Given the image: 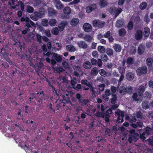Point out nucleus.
<instances>
[{"instance_id":"nucleus-1","label":"nucleus","mask_w":153,"mask_h":153,"mask_svg":"<svg viewBox=\"0 0 153 153\" xmlns=\"http://www.w3.org/2000/svg\"><path fill=\"white\" fill-rule=\"evenodd\" d=\"M28 53L30 54L29 55H26V57L28 60L30 61V65L33 67H35L37 66L40 70V69L42 68L43 67V63L40 62V58H38V54H39L38 51L36 52L34 51L33 53V54H37L36 55H35L33 58L31 57V55L32 54L31 53L30 51H28Z\"/></svg>"},{"instance_id":"nucleus-2","label":"nucleus","mask_w":153,"mask_h":153,"mask_svg":"<svg viewBox=\"0 0 153 153\" xmlns=\"http://www.w3.org/2000/svg\"><path fill=\"white\" fill-rule=\"evenodd\" d=\"M144 90L145 88L144 86H140L137 91L139 95H137L136 93H134L132 97L133 100L137 102H140L142 100L141 95L143 94Z\"/></svg>"},{"instance_id":"nucleus-3","label":"nucleus","mask_w":153,"mask_h":153,"mask_svg":"<svg viewBox=\"0 0 153 153\" xmlns=\"http://www.w3.org/2000/svg\"><path fill=\"white\" fill-rule=\"evenodd\" d=\"M45 11L44 8H41L39 12H35L34 14H31L30 16V18L34 21H36L39 18L44 16L45 14Z\"/></svg>"},{"instance_id":"nucleus-4","label":"nucleus","mask_w":153,"mask_h":153,"mask_svg":"<svg viewBox=\"0 0 153 153\" xmlns=\"http://www.w3.org/2000/svg\"><path fill=\"white\" fill-rule=\"evenodd\" d=\"M9 4L13 9H15L16 7L20 6L22 11L24 10V4L21 1H19L17 0H9Z\"/></svg>"},{"instance_id":"nucleus-5","label":"nucleus","mask_w":153,"mask_h":153,"mask_svg":"<svg viewBox=\"0 0 153 153\" xmlns=\"http://www.w3.org/2000/svg\"><path fill=\"white\" fill-rule=\"evenodd\" d=\"M129 132L131 134L129 135V141L130 142H132V141H136L139 137V134L136 133L134 134L135 130L134 129L130 130Z\"/></svg>"},{"instance_id":"nucleus-6","label":"nucleus","mask_w":153,"mask_h":153,"mask_svg":"<svg viewBox=\"0 0 153 153\" xmlns=\"http://www.w3.org/2000/svg\"><path fill=\"white\" fill-rule=\"evenodd\" d=\"M21 20L22 22L25 21L26 22V26L28 27H30L31 26L35 27L39 26L38 25L35 24L27 17L25 18L22 17L21 19Z\"/></svg>"},{"instance_id":"nucleus-7","label":"nucleus","mask_w":153,"mask_h":153,"mask_svg":"<svg viewBox=\"0 0 153 153\" xmlns=\"http://www.w3.org/2000/svg\"><path fill=\"white\" fill-rule=\"evenodd\" d=\"M121 8H116L114 7H111L109 10V12L111 14L115 15L116 18L122 12Z\"/></svg>"},{"instance_id":"nucleus-8","label":"nucleus","mask_w":153,"mask_h":153,"mask_svg":"<svg viewBox=\"0 0 153 153\" xmlns=\"http://www.w3.org/2000/svg\"><path fill=\"white\" fill-rule=\"evenodd\" d=\"M119 92L122 95L126 93L129 94H131L132 91V88L131 86L127 87L126 89L124 87H120L119 88Z\"/></svg>"},{"instance_id":"nucleus-9","label":"nucleus","mask_w":153,"mask_h":153,"mask_svg":"<svg viewBox=\"0 0 153 153\" xmlns=\"http://www.w3.org/2000/svg\"><path fill=\"white\" fill-rule=\"evenodd\" d=\"M63 13L61 14V17L62 19L68 18L69 15L71 13V8L69 7H66L63 10Z\"/></svg>"},{"instance_id":"nucleus-10","label":"nucleus","mask_w":153,"mask_h":153,"mask_svg":"<svg viewBox=\"0 0 153 153\" xmlns=\"http://www.w3.org/2000/svg\"><path fill=\"white\" fill-rule=\"evenodd\" d=\"M115 114H117V116H118L116 121L117 123L122 122L123 121V118L125 114L124 112L117 109V111L115 112Z\"/></svg>"},{"instance_id":"nucleus-11","label":"nucleus","mask_w":153,"mask_h":153,"mask_svg":"<svg viewBox=\"0 0 153 153\" xmlns=\"http://www.w3.org/2000/svg\"><path fill=\"white\" fill-rule=\"evenodd\" d=\"M92 23L94 27L100 28H102L105 25V23L104 22L100 21L99 20H94Z\"/></svg>"},{"instance_id":"nucleus-12","label":"nucleus","mask_w":153,"mask_h":153,"mask_svg":"<svg viewBox=\"0 0 153 153\" xmlns=\"http://www.w3.org/2000/svg\"><path fill=\"white\" fill-rule=\"evenodd\" d=\"M147 72V68L145 66L143 67H140L136 71L137 74L138 75L142 74H145Z\"/></svg>"},{"instance_id":"nucleus-13","label":"nucleus","mask_w":153,"mask_h":153,"mask_svg":"<svg viewBox=\"0 0 153 153\" xmlns=\"http://www.w3.org/2000/svg\"><path fill=\"white\" fill-rule=\"evenodd\" d=\"M68 24V22L66 21H64L61 22L58 25L59 31H62L64 30L65 27Z\"/></svg>"},{"instance_id":"nucleus-14","label":"nucleus","mask_w":153,"mask_h":153,"mask_svg":"<svg viewBox=\"0 0 153 153\" xmlns=\"http://www.w3.org/2000/svg\"><path fill=\"white\" fill-rule=\"evenodd\" d=\"M55 6L57 9L60 10L63 7V5L61 2L59 0H54Z\"/></svg>"},{"instance_id":"nucleus-15","label":"nucleus","mask_w":153,"mask_h":153,"mask_svg":"<svg viewBox=\"0 0 153 153\" xmlns=\"http://www.w3.org/2000/svg\"><path fill=\"white\" fill-rule=\"evenodd\" d=\"M83 28L85 31L88 32L91 31L92 30L91 25L88 23H85L83 25Z\"/></svg>"},{"instance_id":"nucleus-16","label":"nucleus","mask_w":153,"mask_h":153,"mask_svg":"<svg viewBox=\"0 0 153 153\" xmlns=\"http://www.w3.org/2000/svg\"><path fill=\"white\" fill-rule=\"evenodd\" d=\"M77 44L80 48L85 49L87 47V45L83 41H78Z\"/></svg>"},{"instance_id":"nucleus-17","label":"nucleus","mask_w":153,"mask_h":153,"mask_svg":"<svg viewBox=\"0 0 153 153\" xmlns=\"http://www.w3.org/2000/svg\"><path fill=\"white\" fill-rule=\"evenodd\" d=\"M135 115V114H134L133 116L130 117L126 115L125 117V119L126 120H128L131 123L135 122L136 121V119Z\"/></svg>"},{"instance_id":"nucleus-18","label":"nucleus","mask_w":153,"mask_h":153,"mask_svg":"<svg viewBox=\"0 0 153 153\" xmlns=\"http://www.w3.org/2000/svg\"><path fill=\"white\" fill-rule=\"evenodd\" d=\"M51 55L53 56L57 61L59 62H60L62 61V56L59 55L56 53H53L51 54Z\"/></svg>"},{"instance_id":"nucleus-19","label":"nucleus","mask_w":153,"mask_h":153,"mask_svg":"<svg viewBox=\"0 0 153 153\" xmlns=\"http://www.w3.org/2000/svg\"><path fill=\"white\" fill-rule=\"evenodd\" d=\"M96 6L95 4H93L89 6L86 8V10L87 13H90L96 8Z\"/></svg>"},{"instance_id":"nucleus-20","label":"nucleus","mask_w":153,"mask_h":153,"mask_svg":"<svg viewBox=\"0 0 153 153\" xmlns=\"http://www.w3.org/2000/svg\"><path fill=\"white\" fill-rule=\"evenodd\" d=\"M48 13L49 16H53L57 14V12L52 8H49L48 9Z\"/></svg>"},{"instance_id":"nucleus-21","label":"nucleus","mask_w":153,"mask_h":153,"mask_svg":"<svg viewBox=\"0 0 153 153\" xmlns=\"http://www.w3.org/2000/svg\"><path fill=\"white\" fill-rule=\"evenodd\" d=\"M143 36L142 32L141 30H138L135 34V37L137 40H139L141 39Z\"/></svg>"},{"instance_id":"nucleus-22","label":"nucleus","mask_w":153,"mask_h":153,"mask_svg":"<svg viewBox=\"0 0 153 153\" xmlns=\"http://www.w3.org/2000/svg\"><path fill=\"white\" fill-rule=\"evenodd\" d=\"M74 74L78 77L79 75V74L78 73V72L79 73L81 71V68H80L78 66H75L74 68Z\"/></svg>"},{"instance_id":"nucleus-23","label":"nucleus","mask_w":153,"mask_h":153,"mask_svg":"<svg viewBox=\"0 0 153 153\" xmlns=\"http://www.w3.org/2000/svg\"><path fill=\"white\" fill-rule=\"evenodd\" d=\"M145 46L142 44L140 45L138 49V53L139 54L141 55L142 54L144 51Z\"/></svg>"},{"instance_id":"nucleus-24","label":"nucleus","mask_w":153,"mask_h":153,"mask_svg":"<svg viewBox=\"0 0 153 153\" xmlns=\"http://www.w3.org/2000/svg\"><path fill=\"white\" fill-rule=\"evenodd\" d=\"M101 109L102 112L104 110V108L102 105H101ZM104 115V114L102 112L101 113L99 111L97 112L96 114V116L99 117H101L103 118H105Z\"/></svg>"},{"instance_id":"nucleus-25","label":"nucleus","mask_w":153,"mask_h":153,"mask_svg":"<svg viewBox=\"0 0 153 153\" xmlns=\"http://www.w3.org/2000/svg\"><path fill=\"white\" fill-rule=\"evenodd\" d=\"M66 49L68 51L73 52L76 50L74 46L72 45H68L66 46Z\"/></svg>"},{"instance_id":"nucleus-26","label":"nucleus","mask_w":153,"mask_h":153,"mask_svg":"<svg viewBox=\"0 0 153 153\" xmlns=\"http://www.w3.org/2000/svg\"><path fill=\"white\" fill-rule=\"evenodd\" d=\"M113 48L115 51L117 52H120L121 50V46L118 44H114L113 45Z\"/></svg>"},{"instance_id":"nucleus-27","label":"nucleus","mask_w":153,"mask_h":153,"mask_svg":"<svg viewBox=\"0 0 153 153\" xmlns=\"http://www.w3.org/2000/svg\"><path fill=\"white\" fill-rule=\"evenodd\" d=\"M79 22V20L77 18H74L71 21V24L72 26L76 25Z\"/></svg>"},{"instance_id":"nucleus-28","label":"nucleus","mask_w":153,"mask_h":153,"mask_svg":"<svg viewBox=\"0 0 153 153\" xmlns=\"http://www.w3.org/2000/svg\"><path fill=\"white\" fill-rule=\"evenodd\" d=\"M134 77V74L132 72H129L126 74V79L130 80L133 79Z\"/></svg>"},{"instance_id":"nucleus-29","label":"nucleus","mask_w":153,"mask_h":153,"mask_svg":"<svg viewBox=\"0 0 153 153\" xmlns=\"http://www.w3.org/2000/svg\"><path fill=\"white\" fill-rule=\"evenodd\" d=\"M150 32V29L148 27H145L144 29L143 35L145 37L149 36Z\"/></svg>"},{"instance_id":"nucleus-30","label":"nucleus","mask_w":153,"mask_h":153,"mask_svg":"<svg viewBox=\"0 0 153 153\" xmlns=\"http://www.w3.org/2000/svg\"><path fill=\"white\" fill-rule=\"evenodd\" d=\"M16 142L21 147L25 148V147H27L25 143L20 140V141L18 139H15Z\"/></svg>"},{"instance_id":"nucleus-31","label":"nucleus","mask_w":153,"mask_h":153,"mask_svg":"<svg viewBox=\"0 0 153 153\" xmlns=\"http://www.w3.org/2000/svg\"><path fill=\"white\" fill-rule=\"evenodd\" d=\"M56 44L59 47L58 48H56L53 45L52 47L53 50L55 52H56L57 51H58L59 50H60L61 49V48H62V47L61 44L60 43H57Z\"/></svg>"},{"instance_id":"nucleus-32","label":"nucleus","mask_w":153,"mask_h":153,"mask_svg":"<svg viewBox=\"0 0 153 153\" xmlns=\"http://www.w3.org/2000/svg\"><path fill=\"white\" fill-rule=\"evenodd\" d=\"M84 68L86 69H90L91 67V65L90 62H86L83 64Z\"/></svg>"},{"instance_id":"nucleus-33","label":"nucleus","mask_w":153,"mask_h":153,"mask_svg":"<svg viewBox=\"0 0 153 153\" xmlns=\"http://www.w3.org/2000/svg\"><path fill=\"white\" fill-rule=\"evenodd\" d=\"M84 40L88 42H91L93 39V37L88 35H85L83 37Z\"/></svg>"},{"instance_id":"nucleus-34","label":"nucleus","mask_w":153,"mask_h":153,"mask_svg":"<svg viewBox=\"0 0 153 153\" xmlns=\"http://www.w3.org/2000/svg\"><path fill=\"white\" fill-rule=\"evenodd\" d=\"M134 61V59L132 58H128L126 61V63L128 66L129 67L130 65L133 64Z\"/></svg>"},{"instance_id":"nucleus-35","label":"nucleus","mask_w":153,"mask_h":153,"mask_svg":"<svg viewBox=\"0 0 153 153\" xmlns=\"http://www.w3.org/2000/svg\"><path fill=\"white\" fill-rule=\"evenodd\" d=\"M82 84L84 85H85L88 87L83 88L84 90H88V87H90L91 86L90 84L86 80H82Z\"/></svg>"},{"instance_id":"nucleus-36","label":"nucleus","mask_w":153,"mask_h":153,"mask_svg":"<svg viewBox=\"0 0 153 153\" xmlns=\"http://www.w3.org/2000/svg\"><path fill=\"white\" fill-rule=\"evenodd\" d=\"M99 4L101 7H103L107 5V3L105 0H99Z\"/></svg>"},{"instance_id":"nucleus-37","label":"nucleus","mask_w":153,"mask_h":153,"mask_svg":"<svg viewBox=\"0 0 153 153\" xmlns=\"http://www.w3.org/2000/svg\"><path fill=\"white\" fill-rule=\"evenodd\" d=\"M56 22L57 21L56 19H52L50 20L49 24L51 26L53 27L56 25Z\"/></svg>"},{"instance_id":"nucleus-38","label":"nucleus","mask_w":153,"mask_h":153,"mask_svg":"<svg viewBox=\"0 0 153 153\" xmlns=\"http://www.w3.org/2000/svg\"><path fill=\"white\" fill-rule=\"evenodd\" d=\"M59 30L56 27H53L51 31L52 33L54 35H57L59 32Z\"/></svg>"},{"instance_id":"nucleus-39","label":"nucleus","mask_w":153,"mask_h":153,"mask_svg":"<svg viewBox=\"0 0 153 153\" xmlns=\"http://www.w3.org/2000/svg\"><path fill=\"white\" fill-rule=\"evenodd\" d=\"M123 25V20H118L116 22V27H120L122 26Z\"/></svg>"},{"instance_id":"nucleus-40","label":"nucleus","mask_w":153,"mask_h":153,"mask_svg":"<svg viewBox=\"0 0 153 153\" xmlns=\"http://www.w3.org/2000/svg\"><path fill=\"white\" fill-rule=\"evenodd\" d=\"M53 68L54 69L55 72L59 73L64 71V69L62 67H59L56 68H54L53 67Z\"/></svg>"},{"instance_id":"nucleus-41","label":"nucleus","mask_w":153,"mask_h":153,"mask_svg":"<svg viewBox=\"0 0 153 153\" xmlns=\"http://www.w3.org/2000/svg\"><path fill=\"white\" fill-rule=\"evenodd\" d=\"M42 25L45 27H47L49 24V22L47 19H44L42 20Z\"/></svg>"},{"instance_id":"nucleus-42","label":"nucleus","mask_w":153,"mask_h":153,"mask_svg":"<svg viewBox=\"0 0 153 153\" xmlns=\"http://www.w3.org/2000/svg\"><path fill=\"white\" fill-rule=\"evenodd\" d=\"M105 52L106 53L108 56H111L113 54V50L110 48H108L106 50Z\"/></svg>"},{"instance_id":"nucleus-43","label":"nucleus","mask_w":153,"mask_h":153,"mask_svg":"<svg viewBox=\"0 0 153 153\" xmlns=\"http://www.w3.org/2000/svg\"><path fill=\"white\" fill-rule=\"evenodd\" d=\"M136 52V49L134 47H132L131 48L129 51V53L130 54L133 55Z\"/></svg>"},{"instance_id":"nucleus-44","label":"nucleus","mask_w":153,"mask_h":153,"mask_svg":"<svg viewBox=\"0 0 153 153\" xmlns=\"http://www.w3.org/2000/svg\"><path fill=\"white\" fill-rule=\"evenodd\" d=\"M97 49L99 52L101 53H103L105 51V48L102 46H98L97 48Z\"/></svg>"},{"instance_id":"nucleus-45","label":"nucleus","mask_w":153,"mask_h":153,"mask_svg":"<svg viewBox=\"0 0 153 153\" xmlns=\"http://www.w3.org/2000/svg\"><path fill=\"white\" fill-rule=\"evenodd\" d=\"M112 98L111 99V102L112 104H115L116 103L117 100V97L116 95H114L112 94Z\"/></svg>"},{"instance_id":"nucleus-46","label":"nucleus","mask_w":153,"mask_h":153,"mask_svg":"<svg viewBox=\"0 0 153 153\" xmlns=\"http://www.w3.org/2000/svg\"><path fill=\"white\" fill-rule=\"evenodd\" d=\"M98 69L97 68L95 67L93 68L91 71V73L94 75H96L98 73Z\"/></svg>"},{"instance_id":"nucleus-47","label":"nucleus","mask_w":153,"mask_h":153,"mask_svg":"<svg viewBox=\"0 0 153 153\" xmlns=\"http://www.w3.org/2000/svg\"><path fill=\"white\" fill-rule=\"evenodd\" d=\"M99 72L100 75L102 76H105L106 75V72L103 69L100 70Z\"/></svg>"},{"instance_id":"nucleus-48","label":"nucleus","mask_w":153,"mask_h":153,"mask_svg":"<svg viewBox=\"0 0 153 153\" xmlns=\"http://www.w3.org/2000/svg\"><path fill=\"white\" fill-rule=\"evenodd\" d=\"M27 11L30 13H32L34 11V9L33 7L28 6L27 8Z\"/></svg>"},{"instance_id":"nucleus-49","label":"nucleus","mask_w":153,"mask_h":153,"mask_svg":"<svg viewBox=\"0 0 153 153\" xmlns=\"http://www.w3.org/2000/svg\"><path fill=\"white\" fill-rule=\"evenodd\" d=\"M126 33V31L125 29H121L119 31V34L121 36H124Z\"/></svg>"},{"instance_id":"nucleus-50","label":"nucleus","mask_w":153,"mask_h":153,"mask_svg":"<svg viewBox=\"0 0 153 153\" xmlns=\"http://www.w3.org/2000/svg\"><path fill=\"white\" fill-rule=\"evenodd\" d=\"M147 6V4L146 3L143 2L141 4L140 6V8L141 9H145Z\"/></svg>"},{"instance_id":"nucleus-51","label":"nucleus","mask_w":153,"mask_h":153,"mask_svg":"<svg viewBox=\"0 0 153 153\" xmlns=\"http://www.w3.org/2000/svg\"><path fill=\"white\" fill-rule=\"evenodd\" d=\"M143 108L145 109H148L149 108V106L148 105L147 102L143 103L142 104Z\"/></svg>"},{"instance_id":"nucleus-52","label":"nucleus","mask_w":153,"mask_h":153,"mask_svg":"<svg viewBox=\"0 0 153 153\" xmlns=\"http://www.w3.org/2000/svg\"><path fill=\"white\" fill-rule=\"evenodd\" d=\"M101 59L103 62H106L108 59V58L106 55H102L101 56Z\"/></svg>"},{"instance_id":"nucleus-53","label":"nucleus","mask_w":153,"mask_h":153,"mask_svg":"<svg viewBox=\"0 0 153 153\" xmlns=\"http://www.w3.org/2000/svg\"><path fill=\"white\" fill-rule=\"evenodd\" d=\"M105 86V85L104 84H102L99 85V89L100 92L104 90Z\"/></svg>"},{"instance_id":"nucleus-54","label":"nucleus","mask_w":153,"mask_h":153,"mask_svg":"<svg viewBox=\"0 0 153 153\" xmlns=\"http://www.w3.org/2000/svg\"><path fill=\"white\" fill-rule=\"evenodd\" d=\"M119 72L121 74H123L125 71V68L123 67H120L118 68Z\"/></svg>"},{"instance_id":"nucleus-55","label":"nucleus","mask_w":153,"mask_h":153,"mask_svg":"<svg viewBox=\"0 0 153 153\" xmlns=\"http://www.w3.org/2000/svg\"><path fill=\"white\" fill-rule=\"evenodd\" d=\"M92 56L95 58H97L98 56V54L97 51H94L92 53Z\"/></svg>"},{"instance_id":"nucleus-56","label":"nucleus","mask_w":153,"mask_h":153,"mask_svg":"<svg viewBox=\"0 0 153 153\" xmlns=\"http://www.w3.org/2000/svg\"><path fill=\"white\" fill-rule=\"evenodd\" d=\"M133 27V22L132 21H130L128 25V28L129 30H131Z\"/></svg>"},{"instance_id":"nucleus-57","label":"nucleus","mask_w":153,"mask_h":153,"mask_svg":"<svg viewBox=\"0 0 153 153\" xmlns=\"http://www.w3.org/2000/svg\"><path fill=\"white\" fill-rule=\"evenodd\" d=\"M88 102V101L87 100H81L80 102L81 103V105H84L87 104Z\"/></svg>"},{"instance_id":"nucleus-58","label":"nucleus","mask_w":153,"mask_h":153,"mask_svg":"<svg viewBox=\"0 0 153 153\" xmlns=\"http://www.w3.org/2000/svg\"><path fill=\"white\" fill-rule=\"evenodd\" d=\"M95 109H93V110L92 111V110H89V109H88L87 110V114L88 115H91V114H92V113H94L95 112Z\"/></svg>"},{"instance_id":"nucleus-59","label":"nucleus","mask_w":153,"mask_h":153,"mask_svg":"<svg viewBox=\"0 0 153 153\" xmlns=\"http://www.w3.org/2000/svg\"><path fill=\"white\" fill-rule=\"evenodd\" d=\"M63 66L66 68H69L68 65V64L65 61H63L62 62Z\"/></svg>"},{"instance_id":"nucleus-60","label":"nucleus","mask_w":153,"mask_h":153,"mask_svg":"<svg viewBox=\"0 0 153 153\" xmlns=\"http://www.w3.org/2000/svg\"><path fill=\"white\" fill-rule=\"evenodd\" d=\"M42 50L43 52V54L44 55L45 54V53L47 51V49L46 48V46L45 44H44L42 46Z\"/></svg>"},{"instance_id":"nucleus-61","label":"nucleus","mask_w":153,"mask_h":153,"mask_svg":"<svg viewBox=\"0 0 153 153\" xmlns=\"http://www.w3.org/2000/svg\"><path fill=\"white\" fill-rule=\"evenodd\" d=\"M76 82L74 80L72 79L71 81V84L72 85V86L73 88L76 89Z\"/></svg>"},{"instance_id":"nucleus-62","label":"nucleus","mask_w":153,"mask_h":153,"mask_svg":"<svg viewBox=\"0 0 153 153\" xmlns=\"http://www.w3.org/2000/svg\"><path fill=\"white\" fill-rule=\"evenodd\" d=\"M91 62L93 65H95L97 64V61L96 59L92 58L91 60Z\"/></svg>"},{"instance_id":"nucleus-63","label":"nucleus","mask_w":153,"mask_h":153,"mask_svg":"<svg viewBox=\"0 0 153 153\" xmlns=\"http://www.w3.org/2000/svg\"><path fill=\"white\" fill-rule=\"evenodd\" d=\"M45 33L46 35L50 37L51 36V34L50 33V31L49 30H47L45 31Z\"/></svg>"},{"instance_id":"nucleus-64","label":"nucleus","mask_w":153,"mask_h":153,"mask_svg":"<svg viewBox=\"0 0 153 153\" xmlns=\"http://www.w3.org/2000/svg\"><path fill=\"white\" fill-rule=\"evenodd\" d=\"M144 20L147 23H148L149 22V19L148 17V14H146L144 18Z\"/></svg>"}]
</instances>
